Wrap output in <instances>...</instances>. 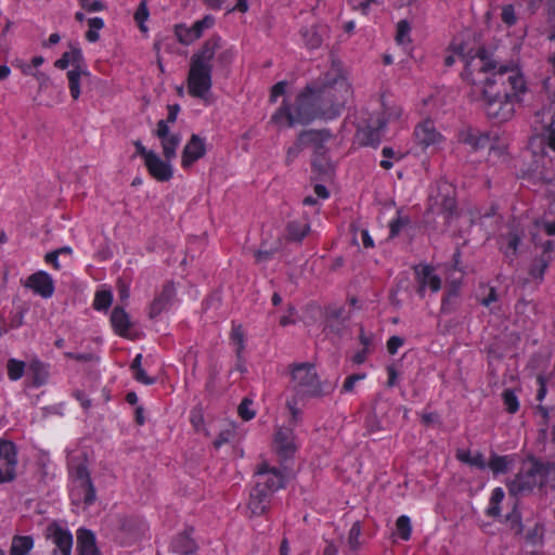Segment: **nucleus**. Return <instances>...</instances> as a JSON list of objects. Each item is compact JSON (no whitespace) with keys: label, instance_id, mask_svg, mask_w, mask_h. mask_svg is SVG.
<instances>
[{"label":"nucleus","instance_id":"obj_7","mask_svg":"<svg viewBox=\"0 0 555 555\" xmlns=\"http://www.w3.org/2000/svg\"><path fill=\"white\" fill-rule=\"evenodd\" d=\"M76 477L77 485L74 486L70 493L73 503H82L86 507L91 506L96 500V491L87 467H77Z\"/></svg>","mask_w":555,"mask_h":555},{"label":"nucleus","instance_id":"obj_46","mask_svg":"<svg viewBox=\"0 0 555 555\" xmlns=\"http://www.w3.org/2000/svg\"><path fill=\"white\" fill-rule=\"evenodd\" d=\"M214 23L215 18L211 15H206L202 20L194 22V24L191 26L193 38H201L206 29L214 26Z\"/></svg>","mask_w":555,"mask_h":555},{"label":"nucleus","instance_id":"obj_22","mask_svg":"<svg viewBox=\"0 0 555 555\" xmlns=\"http://www.w3.org/2000/svg\"><path fill=\"white\" fill-rule=\"evenodd\" d=\"M78 555H101L96 545L94 532L87 528H79L76 531Z\"/></svg>","mask_w":555,"mask_h":555},{"label":"nucleus","instance_id":"obj_54","mask_svg":"<svg viewBox=\"0 0 555 555\" xmlns=\"http://www.w3.org/2000/svg\"><path fill=\"white\" fill-rule=\"evenodd\" d=\"M344 308L343 307H330L326 309L325 319L326 327H332V322L343 320Z\"/></svg>","mask_w":555,"mask_h":555},{"label":"nucleus","instance_id":"obj_30","mask_svg":"<svg viewBox=\"0 0 555 555\" xmlns=\"http://www.w3.org/2000/svg\"><path fill=\"white\" fill-rule=\"evenodd\" d=\"M505 498L503 488L495 487L490 495L488 506L486 508V515L491 518H499L502 516L501 504Z\"/></svg>","mask_w":555,"mask_h":555},{"label":"nucleus","instance_id":"obj_11","mask_svg":"<svg viewBox=\"0 0 555 555\" xmlns=\"http://www.w3.org/2000/svg\"><path fill=\"white\" fill-rule=\"evenodd\" d=\"M16 465V446L12 441L0 439V483L15 478Z\"/></svg>","mask_w":555,"mask_h":555},{"label":"nucleus","instance_id":"obj_5","mask_svg":"<svg viewBox=\"0 0 555 555\" xmlns=\"http://www.w3.org/2000/svg\"><path fill=\"white\" fill-rule=\"evenodd\" d=\"M288 388L297 399L321 398L332 391V386L322 382L315 365L309 362H294L287 366Z\"/></svg>","mask_w":555,"mask_h":555},{"label":"nucleus","instance_id":"obj_50","mask_svg":"<svg viewBox=\"0 0 555 555\" xmlns=\"http://www.w3.org/2000/svg\"><path fill=\"white\" fill-rule=\"evenodd\" d=\"M410 223L409 217L398 215L389 222V236L396 237L400 234L401 230Z\"/></svg>","mask_w":555,"mask_h":555},{"label":"nucleus","instance_id":"obj_35","mask_svg":"<svg viewBox=\"0 0 555 555\" xmlns=\"http://www.w3.org/2000/svg\"><path fill=\"white\" fill-rule=\"evenodd\" d=\"M300 401H305V399H297L295 396H291L286 399L285 405L291 415L286 426H293V428H295L302 421V412L297 406Z\"/></svg>","mask_w":555,"mask_h":555},{"label":"nucleus","instance_id":"obj_34","mask_svg":"<svg viewBox=\"0 0 555 555\" xmlns=\"http://www.w3.org/2000/svg\"><path fill=\"white\" fill-rule=\"evenodd\" d=\"M181 142L180 133H171L160 140L163 155L167 160H172L177 155V149Z\"/></svg>","mask_w":555,"mask_h":555},{"label":"nucleus","instance_id":"obj_39","mask_svg":"<svg viewBox=\"0 0 555 555\" xmlns=\"http://www.w3.org/2000/svg\"><path fill=\"white\" fill-rule=\"evenodd\" d=\"M26 363L22 360L11 358L7 362L8 377L12 382H16L24 376Z\"/></svg>","mask_w":555,"mask_h":555},{"label":"nucleus","instance_id":"obj_32","mask_svg":"<svg viewBox=\"0 0 555 555\" xmlns=\"http://www.w3.org/2000/svg\"><path fill=\"white\" fill-rule=\"evenodd\" d=\"M83 61L82 52L79 48H73L70 51H66L62 56L55 61L54 66L59 69H66L69 65L82 66Z\"/></svg>","mask_w":555,"mask_h":555},{"label":"nucleus","instance_id":"obj_12","mask_svg":"<svg viewBox=\"0 0 555 555\" xmlns=\"http://www.w3.org/2000/svg\"><path fill=\"white\" fill-rule=\"evenodd\" d=\"M295 428L293 426H280L274 433V446L276 453L283 460L294 456L298 447L296 444Z\"/></svg>","mask_w":555,"mask_h":555},{"label":"nucleus","instance_id":"obj_56","mask_svg":"<svg viewBox=\"0 0 555 555\" xmlns=\"http://www.w3.org/2000/svg\"><path fill=\"white\" fill-rule=\"evenodd\" d=\"M79 5L87 12H101L105 9L100 0H79Z\"/></svg>","mask_w":555,"mask_h":555},{"label":"nucleus","instance_id":"obj_61","mask_svg":"<svg viewBox=\"0 0 555 555\" xmlns=\"http://www.w3.org/2000/svg\"><path fill=\"white\" fill-rule=\"evenodd\" d=\"M64 356L67 359H72L78 362H90L93 360V354L90 352H65Z\"/></svg>","mask_w":555,"mask_h":555},{"label":"nucleus","instance_id":"obj_64","mask_svg":"<svg viewBox=\"0 0 555 555\" xmlns=\"http://www.w3.org/2000/svg\"><path fill=\"white\" fill-rule=\"evenodd\" d=\"M470 466L477 467L478 469H485L488 466V462L485 461V456L481 452H476L472 456Z\"/></svg>","mask_w":555,"mask_h":555},{"label":"nucleus","instance_id":"obj_15","mask_svg":"<svg viewBox=\"0 0 555 555\" xmlns=\"http://www.w3.org/2000/svg\"><path fill=\"white\" fill-rule=\"evenodd\" d=\"M457 140L460 143L470 147L472 151L476 152L483 149H492V137L489 132H482L475 128L462 129L457 133Z\"/></svg>","mask_w":555,"mask_h":555},{"label":"nucleus","instance_id":"obj_52","mask_svg":"<svg viewBox=\"0 0 555 555\" xmlns=\"http://www.w3.org/2000/svg\"><path fill=\"white\" fill-rule=\"evenodd\" d=\"M176 35L178 37V40L183 44H190L193 41L197 40L196 38H193V31L191 27L178 25L176 27Z\"/></svg>","mask_w":555,"mask_h":555},{"label":"nucleus","instance_id":"obj_44","mask_svg":"<svg viewBox=\"0 0 555 555\" xmlns=\"http://www.w3.org/2000/svg\"><path fill=\"white\" fill-rule=\"evenodd\" d=\"M502 399L505 410L509 414H515L519 410V401L513 389H504L502 392Z\"/></svg>","mask_w":555,"mask_h":555},{"label":"nucleus","instance_id":"obj_58","mask_svg":"<svg viewBox=\"0 0 555 555\" xmlns=\"http://www.w3.org/2000/svg\"><path fill=\"white\" fill-rule=\"evenodd\" d=\"M404 344V339L400 336H391L387 340V351L389 354L393 356L398 352L399 348L402 347Z\"/></svg>","mask_w":555,"mask_h":555},{"label":"nucleus","instance_id":"obj_16","mask_svg":"<svg viewBox=\"0 0 555 555\" xmlns=\"http://www.w3.org/2000/svg\"><path fill=\"white\" fill-rule=\"evenodd\" d=\"M273 494L255 483L249 493L247 508L251 516H262L270 509Z\"/></svg>","mask_w":555,"mask_h":555},{"label":"nucleus","instance_id":"obj_49","mask_svg":"<svg viewBox=\"0 0 555 555\" xmlns=\"http://www.w3.org/2000/svg\"><path fill=\"white\" fill-rule=\"evenodd\" d=\"M526 542L531 545H541L543 543V527L539 524L528 530L525 535Z\"/></svg>","mask_w":555,"mask_h":555},{"label":"nucleus","instance_id":"obj_8","mask_svg":"<svg viewBox=\"0 0 555 555\" xmlns=\"http://www.w3.org/2000/svg\"><path fill=\"white\" fill-rule=\"evenodd\" d=\"M255 483L262 487V489L270 491L274 494L286 485V477L282 469L270 466L268 463L262 462L257 465L255 470Z\"/></svg>","mask_w":555,"mask_h":555},{"label":"nucleus","instance_id":"obj_21","mask_svg":"<svg viewBox=\"0 0 555 555\" xmlns=\"http://www.w3.org/2000/svg\"><path fill=\"white\" fill-rule=\"evenodd\" d=\"M330 137L327 131H318V130H305L301 131L297 138L296 143L288 147L287 150V159L292 160L295 158L302 149V145L306 143H319L324 142Z\"/></svg>","mask_w":555,"mask_h":555},{"label":"nucleus","instance_id":"obj_3","mask_svg":"<svg viewBox=\"0 0 555 555\" xmlns=\"http://www.w3.org/2000/svg\"><path fill=\"white\" fill-rule=\"evenodd\" d=\"M220 36H212L204 41L190 59L186 77L188 92L192 98L206 100L212 87L214 61L220 72L228 70L236 57L233 47L222 46Z\"/></svg>","mask_w":555,"mask_h":555},{"label":"nucleus","instance_id":"obj_24","mask_svg":"<svg viewBox=\"0 0 555 555\" xmlns=\"http://www.w3.org/2000/svg\"><path fill=\"white\" fill-rule=\"evenodd\" d=\"M109 322L116 335L120 337H128V333L131 327V321L129 314L122 307H114L111 313Z\"/></svg>","mask_w":555,"mask_h":555},{"label":"nucleus","instance_id":"obj_13","mask_svg":"<svg viewBox=\"0 0 555 555\" xmlns=\"http://www.w3.org/2000/svg\"><path fill=\"white\" fill-rule=\"evenodd\" d=\"M23 285L30 289L35 295H38L44 299L51 298L55 292V285L52 276L43 270H39L30 274L23 282Z\"/></svg>","mask_w":555,"mask_h":555},{"label":"nucleus","instance_id":"obj_63","mask_svg":"<svg viewBox=\"0 0 555 555\" xmlns=\"http://www.w3.org/2000/svg\"><path fill=\"white\" fill-rule=\"evenodd\" d=\"M155 134L159 140L171 134L169 131V124L164 119L158 120L156 125Z\"/></svg>","mask_w":555,"mask_h":555},{"label":"nucleus","instance_id":"obj_10","mask_svg":"<svg viewBox=\"0 0 555 555\" xmlns=\"http://www.w3.org/2000/svg\"><path fill=\"white\" fill-rule=\"evenodd\" d=\"M414 278L416 282V293L424 298L427 289L431 293H438L441 288V278L435 273L433 266L428 263H420L414 266Z\"/></svg>","mask_w":555,"mask_h":555},{"label":"nucleus","instance_id":"obj_45","mask_svg":"<svg viewBox=\"0 0 555 555\" xmlns=\"http://www.w3.org/2000/svg\"><path fill=\"white\" fill-rule=\"evenodd\" d=\"M411 25L406 20H401L397 24L396 41L398 44H405L411 42L410 38Z\"/></svg>","mask_w":555,"mask_h":555},{"label":"nucleus","instance_id":"obj_28","mask_svg":"<svg viewBox=\"0 0 555 555\" xmlns=\"http://www.w3.org/2000/svg\"><path fill=\"white\" fill-rule=\"evenodd\" d=\"M551 261L552 257H547L546 255L534 257L528 269V274L531 280L537 283H541Z\"/></svg>","mask_w":555,"mask_h":555},{"label":"nucleus","instance_id":"obj_27","mask_svg":"<svg viewBox=\"0 0 555 555\" xmlns=\"http://www.w3.org/2000/svg\"><path fill=\"white\" fill-rule=\"evenodd\" d=\"M35 546V540L31 535L16 534L12 538L9 554L10 555H29Z\"/></svg>","mask_w":555,"mask_h":555},{"label":"nucleus","instance_id":"obj_59","mask_svg":"<svg viewBox=\"0 0 555 555\" xmlns=\"http://www.w3.org/2000/svg\"><path fill=\"white\" fill-rule=\"evenodd\" d=\"M133 378L143 385L151 386L155 384L156 379L154 377H150L144 369H139L133 372Z\"/></svg>","mask_w":555,"mask_h":555},{"label":"nucleus","instance_id":"obj_4","mask_svg":"<svg viewBox=\"0 0 555 555\" xmlns=\"http://www.w3.org/2000/svg\"><path fill=\"white\" fill-rule=\"evenodd\" d=\"M554 469L553 464L529 456L514 477L506 479L505 486L511 496L528 495L534 489H542Z\"/></svg>","mask_w":555,"mask_h":555},{"label":"nucleus","instance_id":"obj_6","mask_svg":"<svg viewBox=\"0 0 555 555\" xmlns=\"http://www.w3.org/2000/svg\"><path fill=\"white\" fill-rule=\"evenodd\" d=\"M399 116L400 111L398 108H392L390 112L382 111L372 114L365 126L358 132L361 144L376 147L382 141L385 128L390 118H399Z\"/></svg>","mask_w":555,"mask_h":555},{"label":"nucleus","instance_id":"obj_31","mask_svg":"<svg viewBox=\"0 0 555 555\" xmlns=\"http://www.w3.org/2000/svg\"><path fill=\"white\" fill-rule=\"evenodd\" d=\"M310 232V224L294 220L286 225V238L292 242H301Z\"/></svg>","mask_w":555,"mask_h":555},{"label":"nucleus","instance_id":"obj_29","mask_svg":"<svg viewBox=\"0 0 555 555\" xmlns=\"http://www.w3.org/2000/svg\"><path fill=\"white\" fill-rule=\"evenodd\" d=\"M82 75H89V72L85 66H75L66 74L69 93L74 100H78L80 96V79Z\"/></svg>","mask_w":555,"mask_h":555},{"label":"nucleus","instance_id":"obj_1","mask_svg":"<svg viewBox=\"0 0 555 555\" xmlns=\"http://www.w3.org/2000/svg\"><path fill=\"white\" fill-rule=\"evenodd\" d=\"M453 54L444 57V65L451 67L456 59L464 63L462 78L479 92L487 116L494 122L511 120L525 94L527 81L518 67L500 65L486 55L485 50L465 52L462 44L452 46Z\"/></svg>","mask_w":555,"mask_h":555},{"label":"nucleus","instance_id":"obj_33","mask_svg":"<svg viewBox=\"0 0 555 555\" xmlns=\"http://www.w3.org/2000/svg\"><path fill=\"white\" fill-rule=\"evenodd\" d=\"M323 142L314 143L315 144V151L314 156L311 162V166L314 172L322 175H327L331 170V166L328 163V159L323 152Z\"/></svg>","mask_w":555,"mask_h":555},{"label":"nucleus","instance_id":"obj_62","mask_svg":"<svg viewBox=\"0 0 555 555\" xmlns=\"http://www.w3.org/2000/svg\"><path fill=\"white\" fill-rule=\"evenodd\" d=\"M286 92V82L279 81L271 88L270 99L276 101L278 98L284 95Z\"/></svg>","mask_w":555,"mask_h":555},{"label":"nucleus","instance_id":"obj_18","mask_svg":"<svg viewBox=\"0 0 555 555\" xmlns=\"http://www.w3.org/2000/svg\"><path fill=\"white\" fill-rule=\"evenodd\" d=\"M171 160L162 159L156 153L150 155L144 166L149 175L158 182H167L173 176V168L170 164Z\"/></svg>","mask_w":555,"mask_h":555},{"label":"nucleus","instance_id":"obj_41","mask_svg":"<svg viewBox=\"0 0 555 555\" xmlns=\"http://www.w3.org/2000/svg\"><path fill=\"white\" fill-rule=\"evenodd\" d=\"M104 20L95 16L88 20L89 29L86 33V40L88 42H96L100 39V30L104 28Z\"/></svg>","mask_w":555,"mask_h":555},{"label":"nucleus","instance_id":"obj_53","mask_svg":"<svg viewBox=\"0 0 555 555\" xmlns=\"http://www.w3.org/2000/svg\"><path fill=\"white\" fill-rule=\"evenodd\" d=\"M371 3H379L377 0H348V4L353 11H359L363 15L369 14Z\"/></svg>","mask_w":555,"mask_h":555},{"label":"nucleus","instance_id":"obj_48","mask_svg":"<svg viewBox=\"0 0 555 555\" xmlns=\"http://www.w3.org/2000/svg\"><path fill=\"white\" fill-rule=\"evenodd\" d=\"M253 400L249 398H244L237 408L238 416L243 421H250L256 416V412L251 409Z\"/></svg>","mask_w":555,"mask_h":555},{"label":"nucleus","instance_id":"obj_36","mask_svg":"<svg viewBox=\"0 0 555 555\" xmlns=\"http://www.w3.org/2000/svg\"><path fill=\"white\" fill-rule=\"evenodd\" d=\"M505 522H507L512 530H514L516 533H521L524 529L522 525V516L521 512L519 511V503L518 500L515 501L512 511L506 514L505 516Z\"/></svg>","mask_w":555,"mask_h":555},{"label":"nucleus","instance_id":"obj_57","mask_svg":"<svg viewBox=\"0 0 555 555\" xmlns=\"http://www.w3.org/2000/svg\"><path fill=\"white\" fill-rule=\"evenodd\" d=\"M147 17H149V10L146 8V4H145V2H141L139 4L137 11L134 12V20L142 30H145L143 23L147 20Z\"/></svg>","mask_w":555,"mask_h":555},{"label":"nucleus","instance_id":"obj_23","mask_svg":"<svg viewBox=\"0 0 555 555\" xmlns=\"http://www.w3.org/2000/svg\"><path fill=\"white\" fill-rule=\"evenodd\" d=\"M50 538L55 545L53 555H72L73 534L68 529L55 526L51 531Z\"/></svg>","mask_w":555,"mask_h":555},{"label":"nucleus","instance_id":"obj_25","mask_svg":"<svg viewBox=\"0 0 555 555\" xmlns=\"http://www.w3.org/2000/svg\"><path fill=\"white\" fill-rule=\"evenodd\" d=\"M50 365L37 358L33 359L28 364V371L31 375V385L39 388L48 383Z\"/></svg>","mask_w":555,"mask_h":555},{"label":"nucleus","instance_id":"obj_14","mask_svg":"<svg viewBox=\"0 0 555 555\" xmlns=\"http://www.w3.org/2000/svg\"><path fill=\"white\" fill-rule=\"evenodd\" d=\"M414 138L416 144L423 151L438 145L443 139L442 134L437 131L434 121L430 119H426L416 125L414 129Z\"/></svg>","mask_w":555,"mask_h":555},{"label":"nucleus","instance_id":"obj_19","mask_svg":"<svg viewBox=\"0 0 555 555\" xmlns=\"http://www.w3.org/2000/svg\"><path fill=\"white\" fill-rule=\"evenodd\" d=\"M193 532V527H188L182 532L176 534L169 545L170 552L178 555L195 554L198 550V544L192 537Z\"/></svg>","mask_w":555,"mask_h":555},{"label":"nucleus","instance_id":"obj_51","mask_svg":"<svg viewBox=\"0 0 555 555\" xmlns=\"http://www.w3.org/2000/svg\"><path fill=\"white\" fill-rule=\"evenodd\" d=\"M501 20L508 27L514 26L517 23V16L513 4L503 5Z\"/></svg>","mask_w":555,"mask_h":555},{"label":"nucleus","instance_id":"obj_26","mask_svg":"<svg viewBox=\"0 0 555 555\" xmlns=\"http://www.w3.org/2000/svg\"><path fill=\"white\" fill-rule=\"evenodd\" d=\"M515 462V455H499L494 452L490 454L488 461V468L492 472L494 476L504 475L509 472L511 467Z\"/></svg>","mask_w":555,"mask_h":555},{"label":"nucleus","instance_id":"obj_60","mask_svg":"<svg viewBox=\"0 0 555 555\" xmlns=\"http://www.w3.org/2000/svg\"><path fill=\"white\" fill-rule=\"evenodd\" d=\"M276 249H258L254 256L257 263L268 262L275 254Z\"/></svg>","mask_w":555,"mask_h":555},{"label":"nucleus","instance_id":"obj_42","mask_svg":"<svg viewBox=\"0 0 555 555\" xmlns=\"http://www.w3.org/2000/svg\"><path fill=\"white\" fill-rule=\"evenodd\" d=\"M396 529L398 535L403 541H409L412 534L411 519L406 515H401L396 520Z\"/></svg>","mask_w":555,"mask_h":555},{"label":"nucleus","instance_id":"obj_43","mask_svg":"<svg viewBox=\"0 0 555 555\" xmlns=\"http://www.w3.org/2000/svg\"><path fill=\"white\" fill-rule=\"evenodd\" d=\"M301 36L305 46L310 50L318 49L322 44V37L313 28L304 29Z\"/></svg>","mask_w":555,"mask_h":555},{"label":"nucleus","instance_id":"obj_2","mask_svg":"<svg viewBox=\"0 0 555 555\" xmlns=\"http://www.w3.org/2000/svg\"><path fill=\"white\" fill-rule=\"evenodd\" d=\"M352 95L351 85L339 73L328 72L319 80L308 83L293 104L286 101L272 116V121L288 127L309 125L321 120H334L343 113Z\"/></svg>","mask_w":555,"mask_h":555},{"label":"nucleus","instance_id":"obj_38","mask_svg":"<svg viewBox=\"0 0 555 555\" xmlns=\"http://www.w3.org/2000/svg\"><path fill=\"white\" fill-rule=\"evenodd\" d=\"M113 302V294L108 289L98 291L94 295L92 307L96 311H107Z\"/></svg>","mask_w":555,"mask_h":555},{"label":"nucleus","instance_id":"obj_55","mask_svg":"<svg viewBox=\"0 0 555 555\" xmlns=\"http://www.w3.org/2000/svg\"><path fill=\"white\" fill-rule=\"evenodd\" d=\"M365 377V373H357L347 376L343 384V391L351 392L354 389L356 383L363 380Z\"/></svg>","mask_w":555,"mask_h":555},{"label":"nucleus","instance_id":"obj_20","mask_svg":"<svg viewBox=\"0 0 555 555\" xmlns=\"http://www.w3.org/2000/svg\"><path fill=\"white\" fill-rule=\"evenodd\" d=\"M176 297V287L173 282H167L163 285V288L158 295L155 296L150 305L149 315L151 319L157 318L163 311H165L172 302Z\"/></svg>","mask_w":555,"mask_h":555},{"label":"nucleus","instance_id":"obj_17","mask_svg":"<svg viewBox=\"0 0 555 555\" xmlns=\"http://www.w3.org/2000/svg\"><path fill=\"white\" fill-rule=\"evenodd\" d=\"M206 154V142L205 139L198 134L193 133L186 142L182 155L181 166L182 168H190L194 163L204 157Z\"/></svg>","mask_w":555,"mask_h":555},{"label":"nucleus","instance_id":"obj_9","mask_svg":"<svg viewBox=\"0 0 555 555\" xmlns=\"http://www.w3.org/2000/svg\"><path fill=\"white\" fill-rule=\"evenodd\" d=\"M525 231L518 224H509L505 233H501L498 237V245L504 258L509 262H514L519 255V247Z\"/></svg>","mask_w":555,"mask_h":555},{"label":"nucleus","instance_id":"obj_40","mask_svg":"<svg viewBox=\"0 0 555 555\" xmlns=\"http://www.w3.org/2000/svg\"><path fill=\"white\" fill-rule=\"evenodd\" d=\"M230 338H231V341L236 347L235 353H236L237 360L241 361L243 351L245 349V336H244V331L242 328V325L233 324L232 331L230 334Z\"/></svg>","mask_w":555,"mask_h":555},{"label":"nucleus","instance_id":"obj_37","mask_svg":"<svg viewBox=\"0 0 555 555\" xmlns=\"http://www.w3.org/2000/svg\"><path fill=\"white\" fill-rule=\"evenodd\" d=\"M555 116L553 115L550 124H547L540 134V141L543 147H547L552 152H555Z\"/></svg>","mask_w":555,"mask_h":555},{"label":"nucleus","instance_id":"obj_47","mask_svg":"<svg viewBox=\"0 0 555 555\" xmlns=\"http://www.w3.org/2000/svg\"><path fill=\"white\" fill-rule=\"evenodd\" d=\"M361 532L362 527L360 521L353 522L348 533V544L352 551H358L361 546Z\"/></svg>","mask_w":555,"mask_h":555}]
</instances>
